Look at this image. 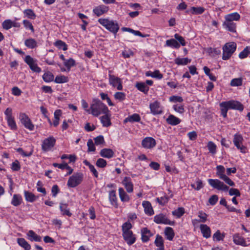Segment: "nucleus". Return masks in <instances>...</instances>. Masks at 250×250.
<instances>
[{
  "instance_id": "f257e3e1",
  "label": "nucleus",
  "mask_w": 250,
  "mask_h": 250,
  "mask_svg": "<svg viewBox=\"0 0 250 250\" xmlns=\"http://www.w3.org/2000/svg\"><path fill=\"white\" fill-rule=\"evenodd\" d=\"M221 115L224 118L227 116V112L229 109L237 110L242 111L244 110V105L239 101L230 100L223 102L219 104Z\"/></svg>"
},
{
  "instance_id": "f03ea898",
  "label": "nucleus",
  "mask_w": 250,
  "mask_h": 250,
  "mask_svg": "<svg viewBox=\"0 0 250 250\" xmlns=\"http://www.w3.org/2000/svg\"><path fill=\"white\" fill-rule=\"evenodd\" d=\"M109 110L107 106L99 99H93L91 104V109L88 110V113L91 114L95 117L101 114L108 113Z\"/></svg>"
},
{
  "instance_id": "7ed1b4c3",
  "label": "nucleus",
  "mask_w": 250,
  "mask_h": 250,
  "mask_svg": "<svg viewBox=\"0 0 250 250\" xmlns=\"http://www.w3.org/2000/svg\"><path fill=\"white\" fill-rule=\"evenodd\" d=\"M98 22L107 30L113 33L115 35L118 32L120 26L115 21L109 20L107 19H99Z\"/></svg>"
},
{
  "instance_id": "20e7f679",
  "label": "nucleus",
  "mask_w": 250,
  "mask_h": 250,
  "mask_svg": "<svg viewBox=\"0 0 250 250\" xmlns=\"http://www.w3.org/2000/svg\"><path fill=\"white\" fill-rule=\"evenodd\" d=\"M236 49V44L234 42L226 43L223 47L222 59L229 60L234 53Z\"/></svg>"
},
{
  "instance_id": "39448f33",
  "label": "nucleus",
  "mask_w": 250,
  "mask_h": 250,
  "mask_svg": "<svg viewBox=\"0 0 250 250\" xmlns=\"http://www.w3.org/2000/svg\"><path fill=\"white\" fill-rule=\"evenodd\" d=\"M83 178V175L82 172L74 173L69 178L67 185L70 188H75L82 182Z\"/></svg>"
},
{
  "instance_id": "423d86ee",
  "label": "nucleus",
  "mask_w": 250,
  "mask_h": 250,
  "mask_svg": "<svg viewBox=\"0 0 250 250\" xmlns=\"http://www.w3.org/2000/svg\"><path fill=\"white\" fill-rule=\"evenodd\" d=\"M216 175L221 180H223L227 184L230 186H235V183L229 177L225 175V168L224 166L219 165L216 167Z\"/></svg>"
},
{
  "instance_id": "0eeeda50",
  "label": "nucleus",
  "mask_w": 250,
  "mask_h": 250,
  "mask_svg": "<svg viewBox=\"0 0 250 250\" xmlns=\"http://www.w3.org/2000/svg\"><path fill=\"white\" fill-rule=\"evenodd\" d=\"M56 142V139L52 136L45 138L42 141V150L43 152H48L52 150Z\"/></svg>"
},
{
  "instance_id": "6e6552de",
  "label": "nucleus",
  "mask_w": 250,
  "mask_h": 250,
  "mask_svg": "<svg viewBox=\"0 0 250 250\" xmlns=\"http://www.w3.org/2000/svg\"><path fill=\"white\" fill-rule=\"evenodd\" d=\"M208 181L211 187L218 190L228 191L229 189V187L219 179H209Z\"/></svg>"
},
{
  "instance_id": "1a4fd4ad",
  "label": "nucleus",
  "mask_w": 250,
  "mask_h": 250,
  "mask_svg": "<svg viewBox=\"0 0 250 250\" xmlns=\"http://www.w3.org/2000/svg\"><path fill=\"white\" fill-rule=\"evenodd\" d=\"M244 139L242 135L236 133L234 135L233 142L237 148L240 150L242 153H246L247 152V147L243 145Z\"/></svg>"
},
{
  "instance_id": "9d476101",
  "label": "nucleus",
  "mask_w": 250,
  "mask_h": 250,
  "mask_svg": "<svg viewBox=\"0 0 250 250\" xmlns=\"http://www.w3.org/2000/svg\"><path fill=\"white\" fill-rule=\"evenodd\" d=\"M19 120L25 128L30 131L34 130V125L30 118L25 113H21L19 115Z\"/></svg>"
},
{
  "instance_id": "9b49d317",
  "label": "nucleus",
  "mask_w": 250,
  "mask_h": 250,
  "mask_svg": "<svg viewBox=\"0 0 250 250\" xmlns=\"http://www.w3.org/2000/svg\"><path fill=\"white\" fill-rule=\"evenodd\" d=\"M153 221L157 224L169 225L171 226L174 224V221H171L166 214L162 213L156 215L154 217Z\"/></svg>"
},
{
  "instance_id": "f8f14e48",
  "label": "nucleus",
  "mask_w": 250,
  "mask_h": 250,
  "mask_svg": "<svg viewBox=\"0 0 250 250\" xmlns=\"http://www.w3.org/2000/svg\"><path fill=\"white\" fill-rule=\"evenodd\" d=\"M109 84L113 87L116 88L118 90L123 89L122 80L120 78L109 74H108Z\"/></svg>"
},
{
  "instance_id": "ddd939ff",
  "label": "nucleus",
  "mask_w": 250,
  "mask_h": 250,
  "mask_svg": "<svg viewBox=\"0 0 250 250\" xmlns=\"http://www.w3.org/2000/svg\"><path fill=\"white\" fill-rule=\"evenodd\" d=\"M24 61L33 71L37 73L41 72V68L38 66L37 63V61L36 59H34L29 55H27L25 56Z\"/></svg>"
},
{
  "instance_id": "4468645a",
  "label": "nucleus",
  "mask_w": 250,
  "mask_h": 250,
  "mask_svg": "<svg viewBox=\"0 0 250 250\" xmlns=\"http://www.w3.org/2000/svg\"><path fill=\"white\" fill-rule=\"evenodd\" d=\"M150 112L153 115H161L163 113V107L159 102L156 101L149 104Z\"/></svg>"
},
{
  "instance_id": "2eb2a0df",
  "label": "nucleus",
  "mask_w": 250,
  "mask_h": 250,
  "mask_svg": "<svg viewBox=\"0 0 250 250\" xmlns=\"http://www.w3.org/2000/svg\"><path fill=\"white\" fill-rule=\"evenodd\" d=\"M156 145L155 140L151 137H146L142 141V146L146 149L153 148Z\"/></svg>"
},
{
  "instance_id": "dca6fc26",
  "label": "nucleus",
  "mask_w": 250,
  "mask_h": 250,
  "mask_svg": "<svg viewBox=\"0 0 250 250\" xmlns=\"http://www.w3.org/2000/svg\"><path fill=\"white\" fill-rule=\"evenodd\" d=\"M109 10V7L104 4L99 5L95 7L92 11L94 15L97 17H100L105 13H106Z\"/></svg>"
},
{
  "instance_id": "f3484780",
  "label": "nucleus",
  "mask_w": 250,
  "mask_h": 250,
  "mask_svg": "<svg viewBox=\"0 0 250 250\" xmlns=\"http://www.w3.org/2000/svg\"><path fill=\"white\" fill-rule=\"evenodd\" d=\"M122 184L128 193H132L133 191L134 186L130 177H125L123 179Z\"/></svg>"
},
{
  "instance_id": "a211bd4d",
  "label": "nucleus",
  "mask_w": 250,
  "mask_h": 250,
  "mask_svg": "<svg viewBox=\"0 0 250 250\" xmlns=\"http://www.w3.org/2000/svg\"><path fill=\"white\" fill-rule=\"evenodd\" d=\"M122 235L124 240L129 246L133 244L136 241V237L132 231L125 233H122Z\"/></svg>"
},
{
  "instance_id": "6ab92c4d",
  "label": "nucleus",
  "mask_w": 250,
  "mask_h": 250,
  "mask_svg": "<svg viewBox=\"0 0 250 250\" xmlns=\"http://www.w3.org/2000/svg\"><path fill=\"white\" fill-rule=\"evenodd\" d=\"M141 240L143 242H147L149 240L150 237L153 233L147 228H143L141 229Z\"/></svg>"
},
{
  "instance_id": "aec40b11",
  "label": "nucleus",
  "mask_w": 250,
  "mask_h": 250,
  "mask_svg": "<svg viewBox=\"0 0 250 250\" xmlns=\"http://www.w3.org/2000/svg\"><path fill=\"white\" fill-rule=\"evenodd\" d=\"M104 115L100 117V120L102 125L104 127H108L111 125V123L110 121V112L109 110L108 113L104 114Z\"/></svg>"
},
{
  "instance_id": "412c9836",
  "label": "nucleus",
  "mask_w": 250,
  "mask_h": 250,
  "mask_svg": "<svg viewBox=\"0 0 250 250\" xmlns=\"http://www.w3.org/2000/svg\"><path fill=\"white\" fill-rule=\"evenodd\" d=\"M142 206L144 208L145 213L148 215L151 216L154 214V212L151 203L147 201H144L142 203Z\"/></svg>"
},
{
  "instance_id": "4be33fe9",
  "label": "nucleus",
  "mask_w": 250,
  "mask_h": 250,
  "mask_svg": "<svg viewBox=\"0 0 250 250\" xmlns=\"http://www.w3.org/2000/svg\"><path fill=\"white\" fill-rule=\"evenodd\" d=\"M223 27L226 30L233 33L236 32V25L234 22L228 21L225 20L223 23Z\"/></svg>"
},
{
  "instance_id": "5701e85b",
  "label": "nucleus",
  "mask_w": 250,
  "mask_h": 250,
  "mask_svg": "<svg viewBox=\"0 0 250 250\" xmlns=\"http://www.w3.org/2000/svg\"><path fill=\"white\" fill-rule=\"evenodd\" d=\"M233 242L237 245L246 247L247 246L246 242L243 237L239 234H235L233 236Z\"/></svg>"
},
{
  "instance_id": "b1692460",
  "label": "nucleus",
  "mask_w": 250,
  "mask_h": 250,
  "mask_svg": "<svg viewBox=\"0 0 250 250\" xmlns=\"http://www.w3.org/2000/svg\"><path fill=\"white\" fill-rule=\"evenodd\" d=\"M108 198L111 205L116 208H118L117 197L115 190H112L109 192Z\"/></svg>"
},
{
  "instance_id": "393cba45",
  "label": "nucleus",
  "mask_w": 250,
  "mask_h": 250,
  "mask_svg": "<svg viewBox=\"0 0 250 250\" xmlns=\"http://www.w3.org/2000/svg\"><path fill=\"white\" fill-rule=\"evenodd\" d=\"M100 155L102 157L110 159L114 156V152L110 148H103L101 150Z\"/></svg>"
},
{
  "instance_id": "a878e982",
  "label": "nucleus",
  "mask_w": 250,
  "mask_h": 250,
  "mask_svg": "<svg viewBox=\"0 0 250 250\" xmlns=\"http://www.w3.org/2000/svg\"><path fill=\"white\" fill-rule=\"evenodd\" d=\"M200 229L204 237L208 238L211 236V229L210 228L205 224H201Z\"/></svg>"
},
{
  "instance_id": "bb28decb",
  "label": "nucleus",
  "mask_w": 250,
  "mask_h": 250,
  "mask_svg": "<svg viewBox=\"0 0 250 250\" xmlns=\"http://www.w3.org/2000/svg\"><path fill=\"white\" fill-rule=\"evenodd\" d=\"M28 239L31 241L41 242L42 237L37 234L33 230H30L27 233Z\"/></svg>"
},
{
  "instance_id": "cd10ccee",
  "label": "nucleus",
  "mask_w": 250,
  "mask_h": 250,
  "mask_svg": "<svg viewBox=\"0 0 250 250\" xmlns=\"http://www.w3.org/2000/svg\"><path fill=\"white\" fill-rule=\"evenodd\" d=\"M118 191L121 201L122 202H128L130 200V197L124 189L123 188H119Z\"/></svg>"
},
{
  "instance_id": "c85d7f7f",
  "label": "nucleus",
  "mask_w": 250,
  "mask_h": 250,
  "mask_svg": "<svg viewBox=\"0 0 250 250\" xmlns=\"http://www.w3.org/2000/svg\"><path fill=\"white\" fill-rule=\"evenodd\" d=\"M60 209L62 215H66L69 217L72 216V213L70 212L69 208H68V205L65 203H60Z\"/></svg>"
},
{
  "instance_id": "c756f323",
  "label": "nucleus",
  "mask_w": 250,
  "mask_h": 250,
  "mask_svg": "<svg viewBox=\"0 0 250 250\" xmlns=\"http://www.w3.org/2000/svg\"><path fill=\"white\" fill-rule=\"evenodd\" d=\"M167 123L171 125H176L181 123V120L173 115L170 114L166 119Z\"/></svg>"
},
{
  "instance_id": "7c9ffc66",
  "label": "nucleus",
  "mask_w": 250,
  "mask_h": 250,
  "mask_svg": "<svg viewBox=\"0 0 250 250\" xmlns=\"http://www.w3.org/2000/svg\"><path fill=\"white\" fill-rule=\"evenodd\" d=\"M24 45L29 49H34L37 47V42L35 39L29 38L24 41Z\"/></svg>"
},
{
  "instance_id": "2f4dec72",
  "label": "nucleus",
  "mask_w": 250,
  "mask_h": 250,
  "mask_svg": "<svg viewBox=\"0 0 250 250\" xmlns=\"http://www.w3.org/2000/svg\"><path fill=\"white\" fill-rule=\"evenodd\" d=\"M22 201V196L20 194H15L13 196L11 204L15 207H17L21 204Z\"/></svg>"
},
{
  "instance_id": "473e14b6",
  "label": "nucleus",
  "mask_w": 250,
  "mask_h": 250,
  "mask_svg": "<svg viewBox=\"0 0 250 250\" xmlns=\"http://www.w3.org/2000/svg\"><path fill=\"white\" fill-rule=\"evenodd\" d=\"M240 19V15L237 12L226 15L225 16V20L228 21L233 22L234 21H238Z\"/></svg>"
},
{
  "instance_id": "72a5a7b5",
  "label": "nucleus",
  "mask_w": 250,
  "mask_h": 250,
  "mask_svg": "<svg viewBox=\"0 0 250 250\" xmlns=\"http://www.w3.org/2000/svg\"><path fill=\"white\" fill-rule=\"evenodd\" d=\"M205 10V8L202 7H191L190 9L186 11V13H190L193 15H199L203 13Z\"/></svg>"
},
{
  "instance_id": "f704fd0d",
  "label": "nucleus",
  "mask_w": 250,
  "mask_h": 250,
  "mask_svg": "<svg viewBox=\"0 0 250 250\" xmlns=\"http://www.w3.org/2000/svg\"><path fill=\"white\" fill-rule=\"evenodd\" d=\"M135 87L140 91L145 94H147L149 90V87L146 85L145 83L137 82L135 84Z\"/></svg>"
},
{
  "instance_id": "c9c22d12",
  "label": "nucleus",
  "mask_w": 250,
  "mask_h": 250,
  "mask_svg": "<svg viewBox=\"0 0 250 250\" xmlns=\"http://www.w3.org/2000/svg\"><path fill=\"white\" fill-rule=\"evenodd\" d=\"M165 234L167 239L172 241L174 237L175 233L173 229L171 227H166L165 229Z\"/></svg>"
},
{
  "instance_id": "e433bc0d",
  "label": "nucleus",
  "mask_w": 250,
  "mask_h": 250,
  "mask_svg": "<svg viewBox=\"0 0 250 250\" xmlns=\"http://www.w3.org/2000/svg\"><path fill=\"white\" fill-rule=\"evenodd\" d=\"M146 76L147 77H151L153 78L161 79L163 78V75L160 72L159 70H156L154 72L148 71L146 73Z\"/></svg>"
},
{
  "instance_id": "4c0bfd02",
  "label": "nucleus",
  "mask_w": 250,
  "mask_h": 250,
  "mask_svg": "<svg viewBox=\"0 0 250 250\" xmlns=\"http://www.w3.org/2000/svg\"><path fill=\"white\" fill-rule=\"evenodd\" d=\"M154 243L157 247H159L158 250H165L164 240L161 236L157 235Z\"/></svg>"
},
{
  "instance_id": "58836bf2",
  "label": "nucleus",
  "mask_w": 250,
  "mask_h": 250,
  "mask_svg": "<svg viewBox=\"0 0 250 250\" xmlns=\"http://www.w3.org/2000/svg\"><path fill=\"white\" fill-rule=\"evenodd\" d=\"M166 46L178 49L180 47V44L175 39H171L166 41Z\"/></svg>"
},
{
  "instance_id": "ea45409f",
  "label": "nucleus",
  "mask_w": 250,
  "mask_h": 250,
  "mask_svg": "<svg viewBox=\"0 0 250 250\" xmlns=\"http://www.w3.org/2000/svg\"><path fill=\"white\" fill-rule=\"evenodd\" d=\"M24 195L26 201L28 202L32 203L35 201L37 199V197H36L33 193L28 191H24Z\"/></svg>"
},
{
  "instance_id": "a19ab883",
  "label": "nucleus",
  "mask_w": 250,
  "mask_h": 250,
  "mask_svg": "<svg viewBox=\"0 0 250 250\" xmlns=\"http://www.w3.org/2000/svg\"><path fill=\"white\" fill-rule=\"evenodd\" d=\"M83 163L85 166L88 167L89 170L92 173L93 175L95 177L98 178L99 176V173L98 172L96 169V168H95L94 166L91 164L88 161L86 160H84Z\"/></svg>"
},
{
  "instance_id": "79ce46f5",
  "label": "nucleus",
  "mask_w": 250,
  "mask_h": 250,
  "mask_svg": "<svg viewBox=\"0 0 250 250\" xmlns=\"http://www.w3.org/2000/svg\"><path fill=\"white\" fill-rule=\"evenodd\" d=\"M17 243L18 244L25 250H30L31 249V246L30 244L23 238H18Z\"/></svg>"
},
{
  "instance_id": "37998d69",
  "label": "nucleus",
  "mask_w": 250,
  "mask_h": 250,
  "mask_svg": "<svg viewBox=\"0 0 250 250\" xmlns=\"http://www.w3.org/2000/svg\"><path fill=\"white\" fill-rule=\"evenodd\" d=\"M141 120V117L138 114L134 113L130 116H129L125 120V122H139Z\"/></svg>"
},
{
  "instance_id": "c03bdc74",
  "label": "nucleus",
  "mask_w": 250,
  "mask_h": 250,
  "mask_svg": "<svg viewBox=\"0 0 250 250\" xmlns=\"http://www.w3.org/2000/svg\"><path fill=\"white\" fill-rule=\"evenodd\" d=\"M191 62V60L188 58H177L174 60L175 63L178 65H185Z\"/></svg>"
},
{
  "instance_id": "a18cd8bd",
  "label": "nucleus",
  "mask_w": 250,
  "mask_h": 250,
  "mask_svg": "<svg viewBox=\"0 0 250 250\" xmlns=\"http://www.w3.org/2000/svg\"><path fill=\"white\" fill-rule=\"evenodd\" d=\"M132 228V225L128 221L124 223L122 226V230L123 233H125L128 232L132 231L131 229Z\"/></svg>"
},
{
  "instance_id": "49530a36",
  "label": "nucleus",
  "mask_w": 250,
  "mask_h": 250,
  "mask_svg": "<svg viewBox=\"0 0 250 250\" xmlns=\"http://www.w3.org/2000/svg\"><path fill=\"white\" fill-rule=\"evenodd\" d=\"M54 78L53 74L49 71L45 72L42 75V79L46 83H49L53 81Z\"/></svg>"
},
{
  "instance_id": "de8ad7c7",
  "label": "nucleus",
  "mask_w": 250,
  "mask_h": 250,
  "mask_svg": "<svg viewBox=\"0 0 250 250\" xmlns=\"http://www.w3.org/2000/svg\"><path fill=\"white\" fill-rule=\"evenodd\" d=\"M62 111L61 110H56L54 114V120L53 125L55 127L57 126L59 124L60 117L61 116Z\"/></svg>"
},
{
  "instance_id": "09e8293b",
  "label": "nucleus",
  "mask_w": 250,
  "mask_h": 250,
  "mask_svg": "<svg viewBox=\"0 0 250 250\" xmlns=\"http://www.w3.org/2000/svg\"><path fill=\"white\" fill-rule=\"evenodd\" d=\"M54 45L59 49L65 51L67 49L66 44L62 40H57L54 43Z\"/></svg>"
},
{
  "instance_id": "8fccbe9b",
  "label": "nucleus",
  "mask_w": 250,
  "mask_h": 250,
  "mask_svg": "<svg viewBox=\"0 0 250 250\" xmlns=\"http://www.w3.org/2000/svg\"><path fill=\"white\" fill-rule=\"evenodd\" d=\"M185 213V209L183 207H179L172 212V214L177 218H180Z\"/></svg>"
},
{
  "instance_id": "3c124183",
  "label": "nucleus",
  "mask_w": 250,
  "mask_h": 250,
  "mask_svg": "<svg viewBox=\"0 0 250 250\" xmlns=\"http://www.w3.org/2000/svg\"><path fill=\"white\" fill-rule=\"evenodd\" d=\"M68 78L64 75H58L56 77L54 82L57 83H62L67 82Z\"/></svg>"
},
{
  "instance_id": "603ef678",
  "label": "nucleus",
  "mask_w": 250,
  "mask_h": 250,
  "mask_svg": "<svg viewBox=\"0 0 250 250\" xmlns=\"http://www.w3.org/2000/svg\"><path fill=\"white\" fill-rule=\"evenodd\" d=\"M64 65L66 66L68 71L70 70L71 67L76 65L75 61L72 58H70L65 61L63 62Z\"/></svg>"
},
{
  "instance_id": "864d4df0",
  "label": "nucleus",
  "mask_w": 250,
  "mask_h": 250,
  "mask_svg": "<svg viewBox=\"0 0 250 250\" xmlns=\"http://www.w3.org/2000/svg\"><path fill=\"white\" fill-rule=\"evenodd\" d=\"M114 97L116 100L122 102L125 100L126 95L124 92H117L114 94Z\"/></svg>"
},
{
  "instance_id": "5fc2aeb1",
  "label": "nucleus",
  "mask_w": 250,
  "mask_h": 250,
  "mask_svg": "<svg viewBox=\"0 0 250 250\" xmlns=\"http://www.w3.org/2000/svg\"><path fill=\"white\" fill-rule=\"evenodd\" d=\"M242 78H235L231 80L230 84L231 86H239L242 85Z\"/></svg>"
},
{
  "instance_id": "6e6d98bb",
  "label": "nucleus",
  "mask_w": 250,
  "mask_h": 250,
  "mask_svg": "<svg viewBox=\"0 0 250 250\" xmlns=\"http://www.w3.org/2000/svg\"><path fill=\"white\" fill-rule=\"evenodd\" d=\"M250 53V47L247 46L244 50L241 51L239 54V57L241 59H244L246 58L248 55Z\"/></svg>"
},
{
  "instance_id": "4d7b16f0",
  "label": "nucleus",
  "mask_w": 250,
  "mask_h": 250,
  "mask_svg": "<svg viewBox=\"0 0 250 250\" xmlns=\"http://www.w3.org/2000/svg\"><path fill=\"white\" fill-rule=\"evenodd\" d=\"M17 152H19L23 157H29L32 155L33 150V149L30 152H25L22 148L19 147L16 149Z\"/></svg>"
},
{
  "instance_id": "13d9d810",
  "label": "nucleus",
  "mask_w": 250,
  "mask_h": 250,
  "mask_svg": "<svg viewBox=\"0 0 250 250\" xmlns=\"http://www.w3.org/2000/svg\"><path fill=\"white\" fill-rule=\"evenodd\" d=\"M208 148L209 152L212 154H214L216 152V146L211 141H210L208 144Z\"/></svg>"
},
{
  "instance_id": "bf43d9fd",
  "label": "nucleus",
  "mask_w": 250,
  "mask_h": 250,
  "mask_svg": "<svg viewBox=\"0 0 250 250\" xmlns=\"http://www.w3.org/2000/svg\"><path fill=\"white\" fill-rule=\"evenodd\" d=\"M23 13L27 18L33 20L36 18V14L32 9H26L24 11Z\"/></svg>"
},
{
  "instance_id": "052dcab7",
  "label": "nucleus",
  "mask_w": 250,
  "mask_h": 250,
  "mask_svg": "<svg viewBox=\"0 0 250 250\" xmlns=\"http://www.w3.org/2000/svg\"><path fill=\"white\" fill-rule=\"evenodd\" d=\"M173 109L177 112L180 114H183L185 112L184 105L180 104H174L172 107Z\"/></svg>"
},
{
  "instance_id": "680f3d73",
  "label": "nucleus",
  "mask_w": 250,
  "mask_h": 250,
  "mask_svg": "<svg viewBox=\"0 0 250 250\" xmlns=\"http://www.w3.org/2000/svg\"><path fill=\"white\" fill-rule=\"evenodd\" d=\"M7 125L12 130H16L17 129V125L15 121L14 118L7 121Z\"/></svg>"
},
{
  "instance_id": "e2e57ef3",
  "label": "nucleus",
  "mask_w": 250,
  "mask_h": 250,
  "mask_svg": "<svg viewBox=\"0 0 250 250\" xmlns=\"http://www.w3.org/2000/svg\"><path fill=\"white\" fill-rule=\"evenodd\" d=\"M96 165L98 167L104 168L106 166L107 162L103 158H99L96 161Z\"/></svg>"
},
{
  "instance_id": "0e129e2a",
  "label": "nucleus",
  "mask_w": 250,
  "mask_h": 250,
  "mask_svg": "<svg viewBox=\"0 0 250 250\" xmlns=\"http://www.w3.org/2000/svg\"><path fill=\"white\" fill-rule=\"evenodd\" d=\"M198 216L200 218L198 220L200 222L205 223L207 221L208 215L202 211H200L198 212Z\"/></svg>"
},
{
  "instance_id": "69168bd1",
  "label": "nucleus",
  "mask_w": 250,
  "mask_h": 250,
  "mask_svg": "<svg viewBox=\"0 0 250 250\" xmlns=\"http://www.w3.org/2000/svg\"><path fill=\"white\" fill-rule=\"evenodd\" d=\"M122 30L123 31H126V32H130V33L133 34V35H134L135 36H138L140 37V36L141 35V32H140L139 31L134 30L130 28L123 27L122 28Z\"/></svg>"
},
{
  "instance_id": "338daca9",
  "label": "nucleus",
  "mask_w": 250,
  "mask_h": 250,
  "mask_svg": "<svg viewBox=\"0 0 250 250\" xmlns=\"http://www.w3.org/2000/svg\"><path fill=\"white\" fill-rule=\"evenodd\" d=\"M191 186L195 190H199L201 188H202L203 187V184L202 181L198 179L196 181L195 184H191Z\"/></svg>"
},
{
  "instance_id": "774afa93",
  "label": "nucleus",
  "mask_w": 250,
  "mask_h": 250,
  "mask_svg": "<svg viewBox=\"0 0 250 250\" xmlns=\"http://www.w3.org/2000/svg\"><path fill=\"white\" fill-rule=\"evenodd\" d=\"M4 113L5 115V119L6 121L14 118L12 115V109L10 107L7 108L4 112Z\"/></svg>"
}]
</instances>
